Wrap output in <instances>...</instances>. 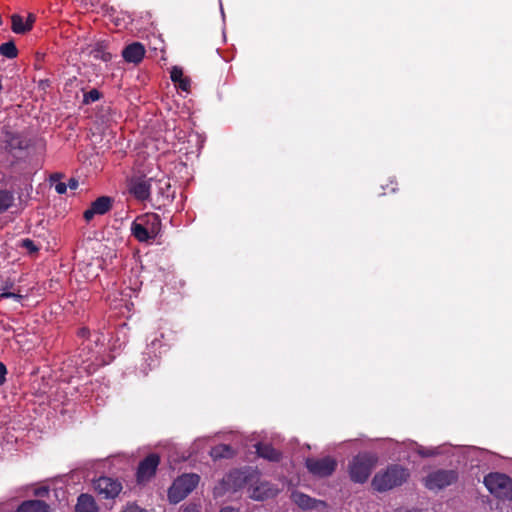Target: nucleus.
I'll return each mask as SVG.
<instances>
[{"label":"nucleus","mask_w":512,"mask_h":512,"mask_svg":"<svg viewBox=\"0 0 512 512\" xmlns=\"http://www.w3.org/2000/svg\"><path fill=\"white\" fill-rule=\"evenodd\" d=\"M409 472L400 465H390L384 471L377 472L371 482L374 490L386 492L395 487L401 486L407 481Z\"/></svg>","instance_id":"1"},{"label":"nucleus","mask_w":512,"mask_h":512,"mask_svg":"<svg viewBox=\"0 0 512 512\" xmlns=\"http://www.w3.org/2000/svg\"><path fill=\"white\" fill-rule=\"evenodd\" d=\"M378 462V457L369 452H361L352 458L348 465L349 477L352 482L365 483Z\"/></svg>","instance_id":"2"},{"label":"nucleus","mask_w":512,"mask_h":512,"mask_svg":"<svg viewBox=\"0 0 512 512\" xmlns=\"http://www.w3.org/2000/svg\"><path fill=\"white\" fill-rule=\"evenodd\" d=\"M199 481V475L194 473L179 476L168 490L169 501L179 503L197 487Z\"/></svg>","instance_id":"3"},{"label":"nucleus","mask_w":512,"mask_h":512,"mask_svg":"<svg viewBox=\"0 0 512 512\" xmlns=\"http://www.w3.org/2000/svg\"><path fill=\"white\" fill-rule=\"evenodd\" d=\"M484 484L491 494L499 499L512 500V478L502 473H490Z\"/></svg>","instance_id":"4"},{"label":"nucleus","mask_w":512,"mask_h":512,"mask_svg":"<svg viewBox=\"0 0 512 512\" xmlns=\"http://www.w3.org/2000/svg\"><path fill=\"white\" fill-rule=\"evenodd\" d=\"M153 183V177H147L145 175L132 176L127 181V190L134 199L139 202H144L151 199Z\"/></svg>","instance_id":"5"},{"label":"nucleus","mask_w":512,"mask_h":512,"mask_svg":"<svg viewBox=\"0 0 512 512\" xmlns=\"http://www.w3.org/2000/svg\"><path fill=\"white\" fill-rule=\"evenodd\" d=\"M458 480V472L453 469H438L429 473L425 479V486L429 490L444 489Z\"/></svg>","instance_id":"6"},{"label":"nucleus","mask_w":512,"mask_h":512,"mask_svg":"<svg viewBox=\"0 0 512 512\" xmlns=\"http://www.w3.org/2000/svg\"><path fill=\"white\" fill-rule=\"evenodd\" d=\"M159 464L160 457L156 453H151L141 460L136 471L137 483L145 484L149 482L155 476Z\"/></svg>","instance_id":"7"},{"label":"nucleus","mask_w":512,"mask_h":512,"mask_svg":"<svg viewBox=\"0 0 512 512\" xmlns=\"http://www.w3.org/2000/svg\"><path fill=\"white\" fill-rule=\"evenodd\" d=\"M308 471L317 477H328L333 474L337 467V462L332 457L307 458L305 461Z\"/></svg>","instance_id":"8"},{"label":"nucleus","mask_w":512,"mask_h":512,"mask_svg":"<svg viewBox=\"0 0 512 512\" xmlns=\"http://www.w3.org/2000/svg\"><path fill=\"white\" fill-rule=\"evenodd\" d=\"M122 483L118 479L107 476L94 481V489L105 499H114L122 491Z\"/></svg>","instance_id":"9"},{"label":"nucleus","mask_w":512,"mask_h":512,"mask_svg":"<svg viewBox=\"0 0 512 512\" xmlns=\"http://www.w3.org/2000/svg\"><path fill=\"white\" fill-rule=\"evenodd\" d=\"M153 189L156 191V202L158 203L157 206L155 204L153 205L155 208L160 209L161 206H165L173 201L174 191H171V185L168 179L154 178Z\"/></svg>","instance_id":"10"},{"label":"nucleus","mask_w":512,"mask_h":512,"mask_svg":"<svg viewBox=\"0 0 512 512\" xmlns=\"http://www.w3.org/2000/svg\"><path fill=\"white\" fill-rule=\"evenodd\" d=\"M112 206L113 199L110 196H100L84 211L83 217L87 222H90L94 216L108 213L112 209Z\"/></svg>","instance_id":"11"},{"label":"nucleus","mask_w":512,"mask_h":512,"mask_svg":"<svg viewBox=\"0 0 512 512\" xmlns=\"http://www.w3.org/2000/svg\"><path fill=\"white\" fill-rule=\"evenodd\" d=\"M145 47L140 42H133L122 50V57L128 63L139 64L145 56Z\"/></svg>","instance_id":"12"},{"label":"nucleus","mask_w":512,"mask_h":512,"mask_svg":"<svg viewBox=\"0 0 512 512\" xmlns=\"http://www.w3.org/2000/svg\"><path fill=\"white\" fill-rule=\"evenodd\" d=\"M5 149L12 152L14 150H24L28 147L27 139L21 134L12 131H4Z\"/></svg>","instance_id":"13"},{"label":"nucleus","mask_w":512,"mask_h":512,"mask_svg":"<svg viewBox=\"0 0 512 512\" xmlns=\"http://www.w3.org/2000/svg\"><path fill=\"white\" fill-rule=\"evenodd\" d=\"M134 222L138 223L141 226H144L150 232L155 233L157 235L160 234L162 228L161 218L156 213H146L144 215L138 216Z\"/></svg>","instance_id":"14"},{"label":"nucleus","mask_w":512,"mask_h":512,"mask_svg":"<svg viewBox=\"0 0 512 512\" xmlns=\"http://www.w3.org/2000/svg\"><path fill=\"white\" fill-rule=\"evenodd\" d=\"M131 235L137 241L148 244H151L159 236L134 221L131 224Z\"/></svg>","instance_id":"15"},{"label":"nucleus","mask_w":512,"mask_h":512,"mask_svg":"<svg viewBox=\"0 0 512 512\" xmlns=\"http://www.w3.org/2000/svg\"><path fill=\"white\" fill-rule=\"evenodd\" d=\"M161 347V340L159 337H155L151 343L148 345L146 352L143 353V360L146 361V356L149 357L150 363L148 364V369L144 368V372L148 373V371L152 370L159 364V356L156 355V349Z\"/></svg>","instance_id":"16"},{"label":"nucleus","mask_w":512,"mask_h":512,"mask_svg":"<svg viewBox=\"0 0 512 512\" xmlns=\"http://www.w3.org/2000/svg\"><path fill=\"white\" fill-rule=\"evenodd\" d=\"M75 512H99V508L91 495L82 493L77 498Z\"/></svg>","instance_id":"17"},{"label":"nucleus","mask_w":512,"mask_h":512,"mask_svg":"<svg viewBox=\"0 0 512 512\" xmlns=\"http://www.w3.org/2000/svg\"><path fill=\"white\" fill-rule=\"evenodd\" d=\"M256 453L259 457L267 459L269 461L278 462L281 459V453L276 450L271 444L258 443L255 446Z\"/></svg>","instance_id":"18"},{"label":"nucleus","mask_w":512,"mask_h":512,"mask_svg":"<svg viewBox=\"0 0 512 512\" xmlns=\"http://www.w3.org/2000/svg\"><path fill=\"white\" fill-rule=\"evenodd\" d=\"M209 455L215 461L220 459H231L235 455V450L231 445L218 444L211 448Z\"/></svg>","instance_id":"19"},{"label":"nucleus","mask_w":512,"mask_h":512,"mask_svg":"<svg viewBox=\"0 0 512 512\" xmlns=\"http://www.w3.org/2000/svg\"><path fill=\"white\" fill-rule=\"evenodd\" d=\"M17 512H49V505L42 500H26L18 506Z\"/></svg>","instance_id":"20"},{"label":"nucleus","mask_w":512,"mask_h":512,"mask_svg":"<svg viewBox=\"0 0 512 512\" xmlns=\"http://www.w3.org/2000/svg\"><path fill=\"white\" fill-rule=\"evenodd\" d=\"M11 29L16 34H25L31 31V23H25L22 16L14 14L11 17Z\"/></svg>","instance_id":"21"},{"label":"nucleus","mask_w":512,"mask_h":512,"mask_svg":"<svg viewBox=\"0 0 512 512\" xmlns=\"http://www.w3.org/2000/svg\"><path fill=\"white\" fill-rule=\"evenodd\" d=\"M14 194L8 189H0V214L7 211L14 204Z\"/></svg>","instance_id":"22"},{"label":"nucleus","mask_w":512,"mask_h":512,"mask_svg":"<svg viewBox=\"0 0 512 512\" xmlns=\"http://www.w3.org/2000/svg\"><path fill=\"white\" fill-rule=\"evenodd\" d=\"M90 56L96 60H102L109 62L112 59V54L106 51L104 43H97L95 47L90 51Z\"/></svg>","instance_id":"23"},{"label":"nucleus","mask_w":512,"mask_h":512,"mask_svg":"<svg viewBox=\"0 0 512 512\" xmlns=\"http://www.w3.org/2000/svg\"><path fill=\"white\" fill-rule=\"evenodd\" d=\"M13 287V283L9 281L2 282L0 284V298H12L17 302H20L23 296L19 293L11 292L10 289Z\"/></svg>","instance_id":"24"},{"label":"nucleus","mask_w":512,"mask_h":512,"mask_svg":"<svg viewBox=\"0 0 512 512\" xmlns=\"http://www.w3.org/2000/svg\"><path fill=\"white\" fill-rule=\"evenodd\" d=\"M0 54L8 59L18 56V49L13 41H8L0 45Z\"/></svg>","instance_id":"25"},{"label":"nucleus","mask_w":512,"mask_h":512,"mask_svg":"<svg viewBox=\"0 0 512 512\" xmlns=\"http://www.w3.org/2000/svg\"><path fill=\"white\" fill-rule=\"evenodd\" d=\"M101 98V93L97 89H91L89 92L84 93L83 103L90 104L98 101Z\"/></svg>","instance_id":"26"},{"label":"nucleus","mask_w":512,"mask_h":512,"mask_svg":"<svg viewBox=\"0 0 512 512\" xmlns=\"http://www.w3.org/2000/svg\"><path fill=\"white\" fill-rule=\"evenodd\" d=\"M21 247L28 250L29 253H36L39 247L34 243L33 240L26 238L21 241Z\"/></svg>","instance_id":"27"},{"label":"nucleus","mask_w":512,"mask_h":512,"mask_svg":"<svg viewBox=\"0 0 512 512\" xmlns=\"http://www.w3.org/2000/svg\"><path fill=\"white\" fill-rule=\"evenodd\" d=\"M170 78L174 82V84H177L182 78H184L182 68L178 66L172 67L170 72Z\"/></svg>","instance_id":"28"},{"label":"nucleus","mask_w":512,"mask_h":512,"mask_svg":"<svg viewBox=\"0 0 512 512\" xmlns=\"http://www.w3.org/2000/svg\"><path fill=\"white\" fill-rule=\"evenodd\" d=\"M122 512H147L145 509L141 508L134 502H129L123 508Z\"/></svg>","instance_id":"29"},{"label":"nucleus","mask_w":512,"mask_h":512,"mask_svg":"<svg viewBox=\"0 0 512 512\" xmlns=\"http://www.w3.org/2000/svg\"><path fill=\"white\" fill-rule=\"evenodd\" d=\"M190 84H191V81L189 78L187 77H184L182 78L176 85L178 86V88H180L182 91H189L190 89Z\"/></svg>","instance_id":"30"},{"label":"nucleus","mask_w":512,"mask_h":512,"mask_svg":"<svg viewBox=\"0 0 512 512\" xmlns=\"http://www.w3.org/2000/svg\"><path fill=\"white\" fill-rule=\"evenodd\" d=\"M294 497L296 498V502L301 506H306L308 501H310V498L304 494H295Z\"/></svg>","instance_id":"31"},{"label":"nucleus","mask_w":512,"mask_h":512,"mask_svg":"<svg viewBox=\"0 0 512 512\" xmlns=\"http://www.w3.org/2000/svg\"><path fill=\"white\" fill-rule=\"evenodd\" d=\"M7 368L0 361V386H2L6 382Z\"/></svg>","instance_id":"32"},{"label":"nucleus","mask_w":512,"mask_h":512,"mask_svg":"<svg viewBox=\"0 0 512 512\" xmlns=\"http://www.w3.org/2000/svg\"><path fill=\"white\" fill-rule=\"evenodd\" d=\"M54 188H55V191H56L58 194H60V195L65 194V193H66V191H67V185H66V183H64V182H58V183H56V184H55V186H54Z\"/></svg>","instance_id":"33"},{"label":"nucleus","mask_w":512,"mask_h":512,"mask_svg":"<svg viewBox=\"0 0 512 512\" xmlns=\"http://www.w3.org/2000/svg\"><path fill=\"white\" fill-rule=\"evenodd\" d=\"M66 185H67V188L69 187L70 189L75 190L78 188L79 182L76 178L72 177L68 180V183Z\"/></svg>","instance_id":"34"},{"label":"nucleus","mask_w":512,"mask_h":512,"mask_svg":"<svg viewBox=\"0 0 512 512\" xmlns=\"http://www.w3.org/2000/svg\"><path fill=\"white\" fill-rule=\"evenodd\" d=\"M418 454L421 455L422 457H431L434 455V452L430 449L420 448L418 450Z\"/></svg>","instance_id":"35"},{"label":"nucleus","mask_w":512,"mask_h":512,"mask_svg":"<svg viewBox=\"0 0 512 512\" xmlns=\"http://www.w3.org/2000/svg\"><path fill=\"white\" fill-rule=\"evenodd\" d=\"M63 175L61 173H54L50 176V182L51 184H56L58 182H61Z\"/></svg>","instance_id":"36"},{"label":"nucleus","mask_w":512,"mask_h":512,"mask_svg":"<svg viewBox=\"0 0 512 512\" xmlns=\"http://www.w3.org/2000/svg\"><path fill=\"white\" fill-rule=\"evenodd\" d=\"M182 512H199V506L196 504L187 505Z\"/></svg>","instance_id":"37"},{"label":"nucleus","mask_w":512,"mask_h":512,"mask_svg":"<svg viewBox=\"0 0 512 512\" xmlns=\"http://www.w3.org/2000/svg\"><path fill=\"white\" fill-rule=\"evenodd\" d=\"M220 512H240L239 509L231 507V506H225L221 508Z\"/></svg>","instance_id":"38"},{"label":"nucleus","mask_w":512,"mask_h":512,"mask_svg":"<svg viewBox=\"0 0 512 512\" xmlns=\"http://www.w3.org/2000/svg\"><path fill=\"white\" fill-rule=\"evenodd\" d=\"M47 493H48V488H46V487H42L40 489H37L36 492H35V494L37 496H43V495H45Z\"/></svg>","instance_id":"39"},{"label":"nucleus","mask_w":512,"mask_h":512,"mask_svg":"<svg viewBox=\"0 0 512 512\" xmlns=\"http://www.w3.org/2000/svg\"><path fill=\"white\" fill-rule=\"evenodd\" d=\"M34 22H35V16L33 14H29L25 23H31V29H32Z\"/></svg>","instance_id":"40"},{"label":"nucleus","mask_w":512,"mask_h":512,"mask_svg":"<svg viewBox=\"0 0 512 512\" xmlns=\"http://www.w3.org/2000/svg\"><path fill=\"white\" fill-rule=\"evenodd\" d=\"M79 334L82 337H86L89 334V330L87 328H82V329H80Z\"/></svg>","instance_id":"41"},{"label":"nucleus","mask_w":512,"mask_h":512,"mask_svg":"<svg viewBox=\"0 0 512 512\" xmlns=\"http://www.w3.org/2000/svg\"><path fill=\"white\" fill-rule=\"evenodd\" d=\"M146 359L147 360L145 361V363H146L145 366H144V364H141L142 371H144V368L148 369V364L151 362L148 356L146 357ZM143 373L146 374L145 372H143Z\"/></svg>","instance_id":"42"}]
</instances>
